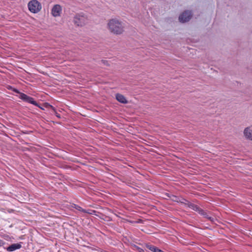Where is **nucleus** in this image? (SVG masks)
Here are the masks:
<instances>
[{"mask_svg": "<svg viewBox=\"0 0 252 252\" xmlns=\"http://www.w3.org/2000/svg\"><path fill=\"white\" fill-rule=\"evenodd\" d=\"M29 11L32 14H38L42 9L41 2L38 0H30L27 3Z\"/></svg>", "mask_w": 252, "mask_h": 252, "instance_id": "obj_2", "label": "nucleus"}, {"mask_svg": "<svg viewBox=\"0 0 252 252\" xmlns=\"http://www.w3.org/2000/svg\"><path fill=\"white\" fill-rule=\"evenodd\" d=\"M149 248L150 250H151L152 251L154 252H155L156 250L157 249L156 247H154V246H150V247H149Z\"/></svg>", "mask_w": 252, "mask_h": 252, "instance_id": "obj_10", "label": "nucleus"}, {"mask_svg": "<svg viewBox=\"0 0 252 252\" xmlns=\"http://www.w3.org/2000/svg\"><path fill=\"white\" fill-rule=\"evenodd\" d=\"M73 22L77 26H83L86 24L87 19L84 16L77 15L74 18Z\"/></svg>", "mask_w": 252, "mask_h": 252, "instance_id": "obj_4", "label": "nucleus"}, {"mask_svg": "<svg viewBox=\"0 0 252 252\" xmlns=\"http://www.w3.org/2000/svg\"><path fill=\"white\" fill-rule=\"evenodd\" d=\"M21 245L20 244H13L6 248L8 252H13L15 250L20 249Z\"/></svg>", "mask_w": 252, "mask_h": 252, "instance_id": "obj_8", "label": "nucleus"}, {"mask_svg": "<svg viewBox=\"0 0 252 252\" xmlns=\"http://www.w3.org/2000/svg\"><path fill=\"white\" fill-rule=\"evenodd\" d=\"M116 98L117 100L121 103L126 104V103H127V101L126 99V97L123 95H122L121 94H116Z\"/></svg>", "mask_w": 252, "mask_h": 252, "instance_id": "obj_9", "label": "nucleus"}, {"mask_svg": "<svg viewBox=\"0 0 252 252\" xmlns=\"http://www.w3.org/2000/svg\"><path fill=\"white\" fill-rule=\"evenodd\" d=\"M62 10V7L61 5L55 4L51 8V13L54 17H59L61 16Z\"/></svg>", "mask_w": 252, "mask_h": 252, "instance_id": "obj_3", "label": "nucleus"}, {"mask_svg": "<svg viewBox=\"0 0 252 252\" xmlns=\"http://www.w3.org/2000/svg\"><path fill=\"white\" fill-rule=\"evenodd\" d=\"M155 252H163L161 250H159V249L157 248Z\"/></svg>", "mask_w": 252, "mask_h": 252, "instance_id": "obj_12", "label": "nucleus"}, {"mask_svg": "<svg viewBox=\"0 0 252 252\" xmlns=\"http://www.w3.org/2000/svg\"><path fill=\"white\" fill-rule=\"evenodd\" d=\"M19 98L26 102H28L30 103L33 104L34 105H36L37 104L36 102L32 98L28 96V95H27L26 94H23V93L20 94Z\"/></svg>", "mask_w": 252, "mask_h": 252, "instance_id": "obj_7", "label": "nucleus"}, {"mask_svg": "<svg viewBox=\"0 0 252 252\" xmlns=\"http://www.w3.org/2000/svg\"><path fill=\"white\" fill-rule=\"evenodd\" d=\"M243 133L245 139L252 141V125L246 127Z\"/></svg>", "mask_w": 252, "mask_h": 252, "instance_id": "obj_5", "label": "nucleus"}, {"mask_svg": "<svg viewBox=\"0 0 252 252\" xmlns=\"http://www.w3.org/2000/svg\"><path fill=\"white\" fill-rule=\"evenodd\" d=\"M106 28L111 34L120 35L123 34L125 31V24L118 18H112L107 21Z\"/></svg>", "mask_w": 252, "mask_h": 252, "instance_id": "obj_1", "label": "nucleus"}, {"mask_svg": "<svg viewBox=\"0 0 252 252\" xmlns=\"http://www.w3.org/2000/svg\"><path fill=\"white\" fill-rule=\"evenodd\" d=\"M191 16V15L190 12L186 11L179 16V19L180 22L185 23L189 21Z\"/></svg>", "mask_w": 252, "mask_h": 252, "instance_id": "obj_6", "label": "nucleus"}, {"mask_svg": "<svg viewBox=\"0 0 252 252\" xmlns=\"http://www.w3.org/2000/svg\"><path fill=\"white\" fill-rule=\"evenodd\" d=\"M4 243L2 240H0V246H2L4 245Z\"/></svg>", "mask_w": 252, "mask_h": 252, "instance_id": "obj_11", "label": "nucleus"}]
</instances>
